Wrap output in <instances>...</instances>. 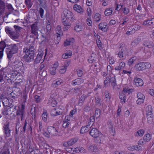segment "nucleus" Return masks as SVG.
Returning a JSON list of instances; mask_svg holds the SVG:
<instances>
[{"instance_id": "obj_43", "label": "nucleus", "mask_w": 154, "mask_h": 154, "mask_svg": "<svg viewBox=\"0 0 154 154\" xmlns=\"http://www.w3.org/2000/svg\"><path fill=\"white\" fill-rule=\"evenodd\" d=\"M83 29V27L81 25H76L74 27V29L76 32L81 31Z\"/></svg>"}, {"instance_id": "obj_60", "label": "nucleus", "mask_w": 154, "mask_h": 154, "mask_svg": "<svg viewBox=\"0 0 154 154\" xmlns=\"http://www.w3.org/2000/svg\"><path fill=\"white\" fill-rule=\"evenodd\" d=\"M147 142L143 139H140L138 142V144L139 145H143L145 144Z\"/></svg>"}, {"instance_id": "obj_50", "label": "nucleus", "mask_w": 154, "mask_h": 154, "mask_svg": "<svg viewBox=\"0 0 154 154\" xmlns=\"http://www.w3.org/2000/svg\"><path fill=\"white\" fill-rule=\"evenodd\" d=\"M100 39H97L96 40V41L97 47L100 49L101 50L103 48L102 47V44Z\"/></svg>"}, {"instance_id": "obj_28", "label": "nucleus", "mask_w": 154, "mask_h": 154, "mask_svg": "<svg viewBox=\"0 0 154 154\" xmlns=\"http://www.w3.org/2000/svg\"><path fill=\"white\" fill-rule=\"evenodd\" d=\"M73 8L75 11L79 13H82L84 11L83 9L82 8L81 6L77 4L74 5Z\"/></svg>"}, {"instance_id": "obj_54", "label": "nucleus", "mask_w": 154, "mask_h": 154, "mask_svg": "<svg viewBox=\"0 0 154 154\" xmlns=\"http://www.w3.org/2000/svg\"><path fill=\"white\" fill-rule=\"evenodd\" d=\"M100 110L98 108L96 109L95 113V115L96 117H99L100 115Z\"/></svg>"}, {"instance_id": "obj_41", "label": "nucleus", "mask_w": 154, "mask_h": 154, "mask_svg": "<svg viewBox=\"0 0 154 154\" xmlns=\"http://www.w3.org/2000/svg\"><path fill=\"white\" fill-rule=\"evenodd\" d=\"M48 113L47 111L44 110L42 114V120L44 122H46L47 120Z\"/></svg>"}, {"instance_id": "obj_37", "label": "nucleus", "mask_w": 154, "mask_h": 154, "mask_svg": "<svg viewBox=\"0 0 154 154\" xmlns=\"http://www.w3.org/2000/svg\"><path fill=\"white\" fill-rule=\"evenodd\" d=\"M112 12V8H107L104 11V14L106 16H109L110 15Z\"/></svg>"}, {"instance_id": "obj_36", "label": "nucleus", "mask_w": 154, "mask_h": 154, "mask_svg": "<svg viewBox=\"0 0 154 154\" xmlns=\"http://www.w3.org/2000/svg\"><path fill=\"white\" fill-rule=\"evenodd\" d=\"M72 54V52L70 51H69L63 54L62 55V57L63 59H66L69 57L71 56Z\"/></svg>"}, {"instance_id": "obj_10", "label": "nucleus", "mask_w": 154, "mask_h": 154, "mask_svg": "<svg viewBox=\"0 0 154 154\" xmlns=\"http://www.w3.org/2000/svg\"><path fill=\"white\" fill-rule=\"evenodd\" d=\"M58 128L57 127L49 126L48 128V131L51 136H54L58 135Z\"/></svg>"}, {"instance_id": "obj_49", "label": "nucleus", "mask_w": 154, "mask_h": 154, "mask_svg": "<svg viewBox=\"0 0 154 154\" xmlns=\"http://www.w3.org/2000/svg\"><path fill=\"white\" fill-rule=\"evenodd\" d=\"M30 112L32 116V119H35L36 117L35 107H34L33 108H32L31 109Z\"/></svg>"}, {"instance_id": "obj_2", "label": "nucleus", "mask_w": 154, "mask_h": 154, "mask_svg": "<svg viewBox=\"0 0 154 154\" xmlns=\"http://www.w3.org/2000/svg\"><path fill=\"white\" fill-rule=\"evenodd\" d=\"M25 117V112L23 107L21 109L18 107L15 116V124L17 126H19L20 124V119L21 121H22Z\"/></svg>"}, {"instance_id": "obj_24", "label": "nucleus", "mask_w": 154, "mask_h": 154, "mask_svg": "<svg viewBox=\"0 0 154 154\" xmlns=\"http://www.w3.org/2000/svg\"><path fill=\"white\" fill-rule=\"evenodd\" d=\"M71 150L73 152H75L76 153H79V152L82 153L85 152V149L81 147H78L76 148H71Z\"/></svg>"}, {"instance_id": "obj_16", "label": "nucleus", "mask_w": 154, "mask_h": 154, "mask_svg": "<svg viewBox=\"0 0 154 154\" xmlns=\"http://www.w3.org/2000/svg\"><path fill=\"white\" fill-rule=\"evenodd\" d=\"M89 134L93 137L94 138L98 137L100 133L96 128H92L89 132Z\"/></svg>"}, {"instance_id": "obj_8", "label": "nucleus", "mask_w": 154, "mask_h": 154, "mask_svg": "<svg viewBox=\"0 0 154 154\" xmlns=\"http://www.w3.org/2000/svg\"><path fill=\"white\" fill-rule=\"evenodd\" d=\"M7 145L5 143H0V154H9Z\"/></svg>"}, {"instance_id": "obj_34", "label": "nucleus", "mask_w": 154, "mask_h": 154, "mask_svg": "<svg viewBox=\"0 0 154 154\" xmlns=\"http://www.w3.org/2000/svg\"><path fill=\"white\" fill-rule=\"evenodd\" d=\"M74 41V39L72 38L67 39L64 42V45L65 46L69 45L72 44Z\"/></svg>"}, {"instance_id": "obj_4", "label": "nucleus", "mask_w": 154, "mask_h": 154, "mask_svg": "<svg viewBox=\"0 0 154 154\" xmlns=\"http://www.w3.org/2000/svg\"><path fill=\"white\" fill-rule=\"evenodd\" d=\"M135 67L137 70L143 71L150 68L151 64L148 62H140L136 64Z\"/></svg>"}, {"instance_id": "obj_15", "label": "nucleus", "mask_w": 154, "mask_h": 154, "mask_svg": "<svg viewBox=\"0 0 154 154\" xmlns=\"http://www.w3.org/2000/svg\"><path fill=\"white\" fill-rule=\"evenodd\" d=\"M63 25H64L63 30L65 31L68 30L71 26V24L66 19L62 18V21Z\"/></svg>"}, {"instance_id": "obj_22", "label": "nucleus", "mask_w": 154, "mask_h": 154, "mask_svg": "<svg viewBox=\"0 0 154 154\" xmlns=\"http://www.w3.org/2000/svg\"><path fill=\"white\" fill-rule=\"evenodd\" d=\"M43 55V52L42 50L39 51L35 59L34 62L35 63H40L42 57Z\"/></svg>"}, {"instance_id": "obj_27", "label": "nucleus", "mask_w": 154, "mask_h": 154, "mask_svg": "<svg viewBox=\"0 0 154 154\" xmlns=\"http://www.w3.org/2000/svg\"><path fill=\"white\" fill-rule=\"evenodd\" d=\"M143 45L145 47L150 48L153 46L154 44L152 41L149 40H146L144 41Z\"/></svg>"}, {"instance_id": "obj_20", "label": "nucleus", "mask_w": 154, "mask_h": 154, "mask_svg": "<svg viewBox=\"0 0 154 154\" xmlns=\"http://www.w3.org/2000/svg\"><path fill=\"white\" fill-rule=\"evenodd\" d=\"M134 81L135 85L137 86H142L143 84V80L140 78L135 77Z\"/></svg>"}, {"instance_id": "obj_23", "label": "nucleus", "mask_w": 154, "mask_h": 154, "mask_svg": "<svg viewBox=\"0 0 154 154\" xmlns=\"http://www.w3.org/2000/svg\"><path fill=\"white\" fill-rule=\"evenodd\" d=\"M99 28L102 31L105 32H106L108 29V27L105 22L101 23L98 25Z\"/></svg>"}, {"instance_id": "obj_1", "label": "nucleus", "mask_w": 154, "mask_h": 154, "mask_svg": "<svg viewBox=\"0 0 154 154\" xmlns=\"http://www.w3.org/2000/svg\"><path fill=\"white\" fill-rule=\"evenodd\" d=\"M7 58L9 61H10L13 56V54L17 53L18 50V47L17 45H11L7 48Z\"/></svg>"}, {"instance_id": "obj_7", "label": "nucleus", "mask_w": 154, "mask_h": 154, "mask_svg": "<svg viewBox=\"0 0 154 154\" xmlns=\"http://www.w3.org/2000/svg\"><path fill=\"white\" fill-rule=\"evenodd\" d=\"M14 67L16 70L20 72H23L24 71V67L23 63L21 61H16L14 63Z\"/></svg>"}, {"instance_id": "obj_58", "label": "nucleus", "mask_w": 154, "mask_h": 154, "mask_svg": "<svg viewBox=\"0 0 154 154\" xmlns=\"http://www.w3.org/2000/svg\"><path fill=\"white\" fill-rule=\"evenodd\" d=\"M95 121V118L94 116H91L89 120L88 124L89 125V123H92V125L94 124V122Z\"/></svg>"}, {"instance_id": "obj_9", "label": "nucleus", "mask_w": 154, "mask_h": 154, "mask_svg": "<svg viewBox=\"0 0 154 154\" xmlns=\"http://www.w3.org/2000/svg\"><path fill=\"white\" fill-rule=\"evenodd\" d=\"M2 129L4 135L7 137H9L11 135V130L9 128V123L5 124L3 127Z\"/></svg>"}, {"instance_id": "obj_38", "label": "nucleus", "mask_w": 154, "mask_h": 154, "mask_svg": "<svg viewBox=\"0 0 154 154\" xmlns=\"http://www.w3.org/2000/svg\"><path fill=\"white\" fill-rule=\"evenodd\" d=\"M88 150L90 152H96L97 151L98 148L97 147V146L92 145L88 147Z\"/></svg>"}, {"instance_id": "obj_35", "label": "nucleus", "mask_w": 154, "mask_h": 154, "mask_svg": "<svg viewBox=\"0 0 154 154\" xmlns=\"http://www.w3.org/2000/svg\"><path fill=\"white\" fill-rule=\"evenodd\" d=\"M125 65V62H122L119 63V66H117L115 67V69L116 70H120L124 68Z\"/></svg>"}, {"instance_id": "obj_56", "label": "nucleus", "mask_w": 154, "mask_h": 154, "mask_svg": "<svg viewBox=\"0 0 154 154\" xmlns=\"http://www.w3.org/2000/svg\"><path fill=\"white\" fill-rule=\"evenodd\" d=\"M7 7L9 11V14H11L13 12L14 9L11 5L8 4L7 5Z\"/></svg>"}, {"instance_id": "obj_63", "label": "nucleus", "mask_w": 154, "mask_h": 154, "mask_svg": "<svg viewBox=\"0 0 154 154\" xmlns=\"http://www.w3.org/2000/svg\"><path fill=\"white\" fill-rule=\"evenodd\" d=\"M14 28L15 31V32H17L19 33V32H20V30L22 29V28L18 26H17L15 25L14 26Z\"/></svg>"}, {"instance_id": "obj_21", "label": "nucleus", "mask_w": 154, "mask_h": 154, "mask_svg": "<svg viewBox=\"0 0 154 154\" xmlns=\"http://www.w3.org/2000/svg\"><path fill=\"white\" fill-rule=\"evenodd\" d=\"M84 82V80L81 78H78L72 81L71 85L72 86L79 85Z\"/></svg>"}, {"instance_id": "obj_42", "label": "nucleus", "mask_w": 154, "mask_h": 154, "mask_svg": "<svg viewBox=\"0 0 154 154\" xmlns=\"http://www.w3.org/2000/svg\"><path fill=\"white\" fill-rule=\"evenodd\" d=\"M147 118V122L149 124H151L153 120V115H146Z\"/></svg>"}, {"instance_id": "obj_44", "label": "nucleus", "mask_w": 154, "mask_h": 154, "mask_svg": "<svg viewBox=\"0 0 154 154\" xmlns=\"http://www.w3.org/2000/svg\"><path fill=\"white\" fill-rule=\"evenodd\" d=\"M56 67L53 66L49 69L50 74L52 75H54L56 72Z\"/></svg>"}, {"instance_id": "obj_3", "label": "nucleus", "mask_w": 154, "mask_h": 154, "mask_svg": "<svg viewBox=\"0 0 154 154\" xmlns=\"http://www.w3.org/2000/svg\"><path fill=\"white\" fill-rule=\"evenodd\" d=\"M110 78L108 76L106 77L104 82V86L108 87L110 85V83H111L112 86L114 88L116 85L115 76L114 74L111 73L110 74Z\"/></svg>"}, {"instance_id": "obj_52", "label": "nucleus", "mask_w": 154, "mask_h": 154, "mask_svg": "<svg viewBox=\"0 0 154 154\" xmlns=\"http://www.w3.org/2000/svg\"><path fill=\"white\" fill-rule=\"evenodd\" d=\"M101 18V16L99 14H96L94 17V19L97 22L99 21Z\"/></svg>"}, {"instance_id": "obj_19", "label": "nucleus", "mask_w": 154, "mask_h": 154, "mask_svg": "<svg viewBox=\"0 0 154 154\" xmlns=\"http://www.w3.org/2000/svg\"><path fill=\"white\" fill-rule=\"evenodd\" d=\"M31 28L32 33L35 35H36L38 34L37 32L38 30L37 23H34L32 25H31Z\"/></svg>"}, {"instance_id": "obj_57", "label": "nucleus", "mask_w": 154, "mask_h": 154, "mask_svg": "<svg viewBox=\"0 0 154 154\" xmlns=\"http://www.w3.org/2000/svg\"><path fill=\"white\" fill-rule=\"evenodd\" d=\"M86 98V96L85 95H82L80 98L79 100V104H80V103H83L85 100Z\"/></svg>"}, {"instance_id": "obj_14", "label": "nucleus", "mask_w": 154, "mask_h": 154, "mask_svg": "<svg viewBox=\"0 0 154 154\" xmlns=\"http://www.w3.org/2000/svg\"><path fill=\"white\" fill-rule=\"evenodd\" d=\"M78 140V139L77 138L71 139L67 141L64 142L63 143V146L65 147L70 146L75 143Z\"/></svg>"}, {"instance_id": "obj_12", "label": "nucleus", "mask_w": 154, "mask_h": 154, "mask_svg": "<svg viewBox=\"0 0 154 154\" xmlns=\"http://www.w3.org/2000/svg\"><path fill=\"white\" fill-rule=\"evenodd\" d=\"M137 97L138 99L136 101L137 104L140 105L144 103L145 97L142 93L140 92L137 93Z\"/></svg>"}, {"instance_id": "obj_39", "label": "nucleus", "mask_w": 154, "mask_h": 154, "mask_svg": "<svg viewBox=\"0 0 154 154\" xmlns=\"http://www.w3.org/2000/svg\"><path fill=\"white\" fill-rule=\"evenodd\" d=\"M143 138L147 142H148L152 138L151 135L149 133L146 134L144 135Z\"/></svg>"}, {"instance_id": "obj_25", "label": "nucleus", "mask_w": 154, "mask_h": 154, "mask_svg": "<svg viewBox=\"0 0 154 154\" xmlns=\"http://www.w3.org/2000/svg\"><path fill=\"white\" fill-rule=\"evenodd\" d=\"M141 38L140 37H138L133 40L131 43V45L133 47H136L140 42Z\"/></svg>"}, {"instance_id": "obj_64", "label": "nucleus", "mask_w": 154, "mask_h": 154, "mask_svg": "<svg viewBox=\"0 0 154 154\" xmlns=\"http://www.w3.org/2000/svg\"><path fill=\"white\" fill-rule=\"evenodd\" d=\"M66 69L64 66H62L61 67V69L59 70V72L60 73L62 74L65 73L66 70Z\"/></svg>"}, {"instance_id": "obj_29", "label": "nucleus", "mask_w": 154, "mask_h": 154, "mask_svg": "<svg viewBox=\"0 0 154 154\" xmlns=\"http://www.w3.org/2000/svg\"><path fill=\"white\" fill-rule=\"evenodd\" d=\"M146 115H152V108L150 105L147 106L146 108Z\"/></svg>"}, {"instance_id": "obj_61", "label": "nucleus", "mask_w": 154, "mask_h": 154, "mask_svg": "<svg viewBox=\"0 0 154 154\" xmlns=\"http://www.w3.org/2000/svg\"><path fill=\"white\" fill-rule=\"evenodd\" d=\"M88 60L89 63H92L95 62L96 61V59L94 57L91 56Z\"/></svg>"}, {"instance_id": "obj_33", "label": "nucleus", "mask_w": 154, "mask_h": 154, "mask_svg": "<svg viewBox=\"0 0 154 154\" xmlns=\"http://www.w3.org/2000/svg\"><path fill=\"white\" fill-rule=\"evenodd\" d=\"M126 96L122 92L119 93V98L121 103H125L126 99Z\"/></svg>"}, {"instance_id": "obj_17", "label": "nucleus", "mask_w": 154, "mask_h": 154, "mask_svg": "<svg viewBox=\"0 0 154 154\" xmlns=\"http://www.w3.org/2000/svg\"><path fill=\"white\" fill-rule=\"evenodd\" d=\"M34 54L28 52L24 56V58L25 61L28 62H30L33 61Z\"/></svg>"}, {"instance_id": "obj_18", "label": "nucleus", "mask_w": 154, "mask_h": 154, "mask_svg": "<svg viewBox=\"0 0 154 154\" xmlns=\"http://www.w3.org/2000/svg\"><path fill=\"white\" fill-rule=\"evenodd\" d=\"M143 25L147 27L154 25V18H149L148 20H145L143 21Z\"/></svg>"}, {"instance_id": "obj_46", "label": "nucleus", "mask_w": 154, "mask_h": 154, "mask_svg": "<svg viewBox=\"0 0 154 154\" xmlns=\"http://www.w3.org/2000/svg\"><path fill=\"white\" fill-rule=\"evenodd\" d=\"M4 106L8 107L9 105V100L7 99H3L2 100Z\"/></svg>"}, {"instance_id": "obj_47", "label": "nucleus", "mask_w": 154, "mask_h": 154, "mask_svg": "<svg viewBox=\"0 0 154 154\" xmlns=\"http://www.w3.org/2000/svg\"><path fill=\"white\" fill-rule=\"evenodd\" d=\"M137 59L136 57H133L130 59L128 62V64L129 66H131L133 64L134 62Z\"/></svg>"}, {"instance_id": "obj_31", "label": "nucleus", "mask_w": 154, "mask_h": 154, "mask_svg": "<svg viewBox=\"0 0 154 154\" xmlns=\"http://www.w3.org/2000/svg\"><path fill=\"white\" fill-rule=\"evenodd\" d=\"M95 102L96 105L100 106L102 104L103 100L100 96H97L95 97Z\"/></svg>"}, {"instance_id": "obj_32", "label": "nucleus", "mask_w": 154, "mask_h": 154, "mask_svg": "<svg viewBox=\"0 0 154 154\" xmlns=\"http://www.w3.org/2000/svg\"><path fill=\"white\" fill-rule=\"evenodd\" d=\"M90 125L88 124V125H87L86 126L82 127L80 130V133L82 134H83L88 132L90 128Z\"/></svg>"}, {"instance_id": "obj_11", "label": "nucleus", "mask_w": 154, "mask_h": 154, "mask_svg": "<svg viewBox=\"0 0 154 154\" xmlns=\"http://www.w3.org/2000/svg\"><path fill=\"white\" fill-rule=\"evenodd\" d=\"M47 20L48 22L46 25V31L45 33H44L43 32H42V36L45 39L48 36L50 30L51 29V23L50 22V20H49L48 18H47Z\"/></svg>"}, {"instance_id": "obj_51", "label": "nucleus", "mask_w": 154, "mask_h": 154, "mask_svg": "<svg viewBox=\"0 0 154 154\" xmlns=\"http://www.w3.org/2000/svg\"><path fill=\"white\" fill-rule=\"evenodd\" d=\"M29 53L34 54V53L35 50L34 46L33 45H30L29 47Z\"/></svg>"}, {"instance_id": "obj_48", "label": "nucleus", "mask_w": 154, "mask_h": 154, "mask_svg": "<svg viewBox=\"0 0 154 154\" xmlns=\"http://www.w3.org/2000/svg\"><path fill=\"white\" fill-rule=\"evenodd\" d=\"M105 98L106 99V101L109 102L110 101V98L109 92L108 91H106L104 92Z\"/></svg>"}, {"instance_id": "obj_62", "label": "nucleus", "mask_w": 154, "mask_h": 154, "mask_svg": "<svg viewBox=\"0 0 154 154\" xmlns=\"http://www.w3.org/2000/svg\"><path fill=\"white\" fill-rule=\"evenodd\" d=\"M2 114L4 115H7L8 114L7 109L4 108L2 110Z\"/></svg>"}, {"instance_id": "obj_5", "label": "nucleus", "mask_w": 154, "mask_h": 154, "mask_svg": "<svg viewBox=\"0 0 154 154\" xmlns=\"http://www.w3.org/2000/svg\"><path fill=\"white\" fill-rule=\"evenodd\" d=\"M5 31L6 33L13 40H15L16 39H18L20 36V34L18 32L13 31L8 27H5Z\"/></svg>"}, {"instance_id": "obj_59", "label": "nucleus", "mask_w": 154, "mask_h": 154, "mask_svg": "<svg viewBox=\"0 0 154 154\" xmlns=\"http://www.w3.org/2000/svg\"><path fill=\"white\" fill-rule=\"evenodd\" d=\"M34 100L35 102L38 103L40 102L41 98L40 96L38 95H36L34 97Z\"/></svg>"}, {"instance_id": "obj_6", "label": "nucleus", "mask_w": 154, "mask_h": 154, "mask_svg": "<svg viewBox=\"0 0 154 154\" xmlns=\"http://www.w3.org/2000/svg\"><path fill=\"white\" fill-rule=\"evenodd\" d=\"M63 14L65 19H68L71 21H74L76 20L75 18L73 13L67 9H65L63 10Z\"/></svg>"}, {"instance_id": "obj_13", "label": "nucleus", "mask_w": 154, "mask_h": 154, "mask_svg": "<svg viewBox=\"0 0 154 154\" xmlns=\"http://www.w3.org/2000/svg\"><path fill=\"white\" fill-rule=\"evenodd\" d=\"M55 99L56 96L55 94H51L48 100V104L53 107H55L57 104Z\"/></svg>"}, {"instance_id": "obj_53", "label": "nucleus", "mask_w": 154, "mask_h": 154, "mask_svg": "<svg viewBox=\"0 0 154 154\" xmlns=\"http://www.w3.org/2000/svg\"><path fill=\"white\" fill-rule=\"evenodd\" d=\"M28 93L26 91H23V102L25 103L26 101V100L27 97Z\"/></svg>"}, {"instance_id": "obj_26", "label": "nucleus", "mask_w": 154, "mask_h": 154, "mask_svg": "<svg viewBox=\"0 0 154 154\" xmlns=\"http://www.w3.org/2000/svg\"><path fill=\"white\" fill-rule=\"evenodd\" d=\"M56 32L57 36L58 39L59 38L60 39V37L63 35V32L61 29V26L58 25L57 26L56 29Z\"/></svg>"}, {"instance_id": "obj_30", "label": "nucleus", "mask_w": 154, "mask_h": 154, "mask_svg": "<svg viewBox=\"0 0 154 154\" xmlns=\"http://www.w3.org/2000/svg\"><path fill=\"white\" fill-rule=\"evenodd\" d=\"M133 91V90L132 89L130 88L127 87L124 88L122 92L125 95H128L129 94L131 93Z\"/></svg>"}, {"instance_id": "obj_55", "label": "nucleus", "mask_w": 154, "mask_h": 154, "mask_svg": "<svg viewBox=\"0 0 154 154\" xmlns=\"http://www.w3.org/2000/svg\"><path fill=\"white\" fill-rule=\"evenodd\" d=\"M6 44L3 41L0 42V50H4L6 47Z\"/></svg>"}, {"instance_id": "obj_40", "label": "nucleus", "mask_w": 154, "mask_h": 154, "mask_svg": "<svg viewBox=\"0 0 154 154\" xmlns=\"http://www.w3.org/2000/svg\"><path fill=\"white\" fill-rule=\"evenodd\" d=\"M5 4L1 0L0 1V13L2 14L5 9Z\"/></svg>"}, {"instance_id": "obj_45", "label": "nucleus", "mask_w": 154, "mask_h": 154, "mask_svg": "<svg viewBox=\"0 0 154 154\" xmlns=\"http://www.w3.org/2000/svg\"><path fill=\"white\" fill-rule=\"evenodd\" d=\"M145 132V131L143 129H140L138 130L136 134V136H137L142 137L143 136Z\"/></svg>"}]
</instances>
